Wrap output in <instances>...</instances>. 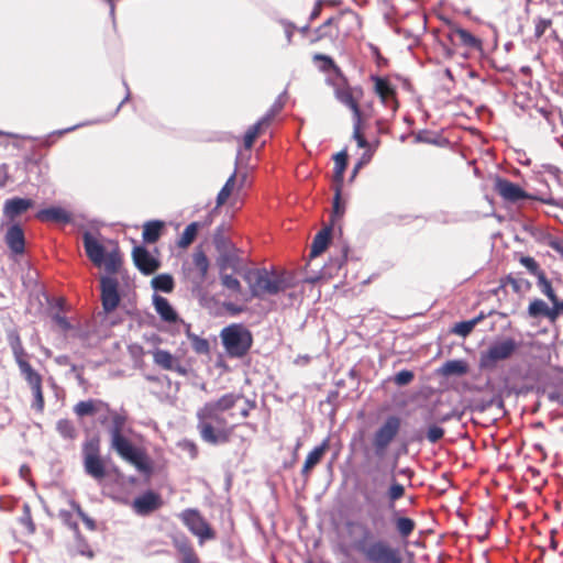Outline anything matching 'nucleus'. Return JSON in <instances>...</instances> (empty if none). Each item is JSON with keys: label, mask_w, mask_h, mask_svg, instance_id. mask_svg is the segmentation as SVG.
Segmentation results:
<instances>
[{"label": "nucleus", "mask_w": 563, "mask_h": 563, "mask_svg": "<svg viewBox=\"0 0 563 563\" xmlns=\"http://www.w3.org/2000/svg\"><path fill=\"white\" fill-rule=\"evenodd\" d=\"M550 301L552 302V307H550V321L554 322L560 314H563V300H560L556 296Z\"/></svg>", "instance_id": "052dcab7"}, {"label": "nucleus", "mask_w": 563, "mask_h": 563, "mask_svg": "<svg viewBox=\"0 0 563 563\" xmlns=\"http://www.w3.org/2000/svg\"><path fill=\"white\" fill-rule=\"evenodd\" d=\"M549 247H551L554 252H556L560 257L563 260V240L559 238H551L548 241Z\"/></svg>", "instance_id": "0e129e2a"}, {"label": "nucleus", "mask_w": 563, "mask_h": 563, "mask_svg": "<svg viewBox=\"0 0 563 563\" xmlns=\"http://www.w3.org/2000/svg\"><path fill=\"white\" fill-rule=\"evenodd\" d=\"M401 428V419L398 416H388L383 424L374 432L372 449L375 456L382 459L386 455L389 445L398 435Z\"/></svg>", "instance_id": "6e6552de"}, {"label": "nucleus", "mask_w": 563, "mask_h": 563, "mask_svg": "<svg viewBox=\"0 0 563 563\" xmlns=\"http://www.w3.org/2000/svg\"><path fill=\"white\" fill-rule=\"evenodd\" d=\"M238 264H239L238 256L232 255V254H227L220 258L219 267H220L221 273H223L225 269H229V268L235 271L238 267Z\"/></svg>", "instance_id": "5fc2aeb1"}, {"label": "nucleus", "mask_w": 563, "mask_h": 563, "mask_svg": "<svg viewBox=\"0 0 563 563\" xmlns=\"http://www.w3.org/2000/svg\"><path fill=\"white\" fill-rule=\"evenodd\" d=\"M198 230H199L198 222H191L190 224H188L185 228L179 240L177 241V246L180 249H187L195 241Z\"/></svg>", "instance_id": "ea45409f"}, {"label": "nucleus", "mask_w": 563, "mask_h": 563, "mask_svg": "<svg viewBox=\"0 0 563 563\" xmlns=\"http://www.w3.org/2000/svg\"><path fill=\"white\" fill-rule=\"evenodd\" d=\"M354 23L355 16L352 13H338L312 31L309 35V43L336 46L351 34V26Z\"/></svg>", "instance_id": "39448f33"}, {"label": "nucleus", "mask_w": 563, "mask_h": 563, "mask_svg": "<svg viewBox=\"0 0 563 563\" xmlns=\"http://www.w3.org/2000/svg\"><path fill=\"white\" fill-rule=\"evenodd\" d=\"M163 500L159 494L147 490L133 500L132 507L137 515L147 516L159 509Z\"/></svg>", "instance_id": "4be33fe9"}, {"label": "nucleus", "mask_w": 563, "mask_h": 563, "mask_svg": "<svg viewBox=\"0 0 563 563\" xmlns=\"http://www.w3.org/2000/svg\"><path fill=\"white\" fill-rule=\"evenodd\" d=\"M511 286V289L516 294H525L531 288V283L525 278H515L512 276H507L500 280L499 288H505L506 286Z\"/></svg>", "instance_id": "c9c22d12"}, {"label": "nucleus", "mask_w": 563, "mask_h": 563, "mask_svg": "<svg viewBox=\"0 0 563 563\" xmlns=\"http://www.w3.org/2000/svg\"><path fill=\"white\" fill-rule=\"evenodd\" d=\"M374 153H375V152H373V147L367 148V150H365V151H364V153L362 154V156H361V158H360L358 163H357V164L355 165V167H354L353 176H355V174L357 173V170H358L362 166H364V165L368 164V163L372 161Z\"/></svg>", "instance_id": "e2e57ef3"}, {"label": "nucleus", "mask_w": 563, "mask_h": 563, "mask_svg": "<svg viewBox=\"0 0 563 563\" xmlns=\"http://www.w3.org/2000/svg\"><path fill=\"white\" fill-rule=\"evenodd\" d=\"M179 518L188 528V530L199 539L200 544H202L205 541L216 539V531L203 518L199 510L192 508L185 509L179 515Z\"/></svg>", "instance_id": "f8f14e48"}, {"label": "nucleus", "mask_w": 563, "mask_h": 563, "mask_svg": "<svg viewBox=\"0 0 563 563\" xmlns=\"http://www.w3.org/2000/svg\"><path fill=\"white\" fill-rule=\"evenodd\" d=\"M353 139L356 141L358 147L364 150L371 148L369 142L364 135V117L353 120Z\"/></svg>", "instance_id": "a19ab883"}, {"label": "nucleus", "mask_w": 563, "mask_h": 563, "mask_svg": "<svg viewBox=\"0 0 563 563\" xmlns=\"http://www.w3.org/2000/svg\"><path fill=\"white\" fill-rule=\"evenodd\" d=\"M528 313L531 318H547L550 320V307L541 299H533L528 307Z\"/></svg>", "instance_id": "58836bf2"}, {"label": "nucleus", "mask_w": 563, "mask_h": 563, "mask_svg": "<svg viewBox=\"0 0 563 563\" xmlns=\"http://www.w3.org/2000/svg\"><path fill=\"white\" fill-rule=\"evenodd\" d=\"M280 110V104H274L263 118L249 128L243 140V144L246 150H251L256 139L268 130Z\"/></svg>", "instance_id": "dca6fc26"}, {"label": "nucleus", "mask_w": 563, "mask_h": 563, "mask_svg": "<svg viewBox=\"0 0 563 563\" xmlns=\"http://www.w3.org/2000/svg\"><path fill=\"white\" fill-rule=\"evenodd\" d=\"M470 366L464 360H450L446 361L440 368V374L443 376H463L467 374Z\"/></svg>", "instance_id": "2f4dec72"}, {"label": "nucleus", "mask_w": 563, "mask_h": 563, "mask_svg": "<svg viewBox=\"0 0 563 563\" xmlns=\"http://www.w3.org/2000/svg\"><path fill=\"white\" fill-rule=\"evenodd\" d=\"M209 260L201 249H197L191 256V264L185 267L186 278L195 287H200L207 279L209 271Z\"/></svg>", "instance_id": "2eb2a0df"}, {"label": "nucleus", "mask_w": 563, "mask_h": 563, "mask_svg": "<svg viewBox=\"0 0 563 563\" xmlns=\"http://www.w3.org/2000/svg\"><path fill=\"white\" fill-rule=\"evenodd\" d=\"M324 2H325L324 0H318L314 3V7H313V9H312V11L310 13V21H313V20L318 19L321 15Z\"/></svg>", "instance_id": "774afa93"}, {"label": "nucleus", "mask_w": 563, "mask_h": 563, "mask_svg": "<svg viewBox=\"0 0 563 563\" xmlns=\"http://www.w3.org/2000/svg\"><path fill=\"white\" fill-rule=\"evenodd\" d=\"M240 398V395L225 394L198 409L197 429L205 442L218 445L231 441L235 426L229 423L224 412L232 409Z\"/></svg>", "instance_id": "f03ea898"}, {"label": "nucleus", "mask_w": 563, "mask_h": 563, "mask_svg": "<svg viewBox=\"0 0 563 563\" xmlns=\"http://www.w3.org/2000/svg\"><path fill=\"white\" fill-rule=\"evenodd\" d=\"M240 187H238V172L235 170L225 181L224 186L218 192L216 199V207H222L232 198L233 203L240 196Z\"/></svg>", "instance_id": "cd10ccee"}, {"label": "nucleus", "mask_w": 563, "mask_h": 563, "mask_svg": "<svg viewBox=\"0 0 563 563\" xmlns=\"http://www.w3.org/2000/svg\"><path fill=\"white\" fill-rule=\"evenodd\" d=\"M329 446V439H324L321 444L308 453L301 468V475L305 481H309L312 470L322 461Z\"/></svg>", "instance_id": "393cba45"}, {"label": "nucleus", "mask_w": 563, "mask_h": 563, "mask_svg": "<svg viewBox=\"0 0 563 563\" xmlns=\"http://www.w3.org/2000/svg\"><path fill=\"white\" fill-rule=\"evenodd\" d=\"M346 166H347V154L345 152L336 153L334 156V175H333L335 185L342 186Z\"/></svg>", "instance_id": "4c0bfd02"}, {"label": "nucleus", "mask_w": 563, "mask_h": 563, "mask_svg": "<svg viewBox=\"0 0 563 563\" xmlns=\"http://www.w3.org/2000/svg\"><path fill=\"white\" fill-rule=\"evenodd\" d=\"M415 378V374L411 371L402 369L398 372L394 377V383L398 386H405L410 384Z\"/></svg>", "instance_id": "bf43d9fd"}, {"label": "nucleus", "mask_w": 563, "mask_h": 563, "mask_svg": "<svg viewBox=\"0 0 563 563\" xmlns=\"http://www.w3.org/2000/svg\"><path fill=\"white\" fill-rule=\"evenodd\" d=\"M313 60L314 62H322V66H321V69L322 70H330V69H338L334 60L328 56V55H323V54H316L313 56Z\"/></svg>", "instance_id": "680f3d73"}, {"label": "nucleus", "mask_w": 563, "mask_h": 563, "mask_svg": "<svg viewBox=\"0 0 563 563\" xmlns=\"http://www.w3.org/2000/svg\"><path fill=\"white\" fill-rule=\"evenodd\" d=\"M53 320L62 330L67 331L70 329V323L66 317L57 313L54 316Z\"/></svg>", "instance_id": "338daca9"}, {"label": "nucleus", "mask_w": 563, "mask_h": 563, "mask_svg": "<svg viewBox=\"0 0 563 563\" xmlns=\"http://www.w3.org/2000/svg\"><path fill=\"white\" fill-rule=\"evenodd\" d=\"M82 243L88 258L93 265L101 267L106 255L104 246L88 231L82 234Z\"/></svg>", "instance_id": "b1692460"}, {"label": "nucleus", "mask_w": 563, "mask_h": 563, "mask_svg": "<svg viewBox=\"0 0 563 563\" xmlns=\"http://www.w3.org/2000/svg\"><path fill=\"white\" fill-rule=\"evenodd\" d=\"M19 522L25 529L26 534H33L36 530L35 523L32 518L31 507L27 503L22 506V515L19 517Z\"/></svg>", "instance_id": "c03bdc74"}, {"label": "nucleus", "mask_w": 563, "mask_h": 563, "mask_svg": "<svg viewBox=\"0 0 563 563\" xmlns=\"http://www.w3.org/2000/svg\"><path fill=\"white\" fill-rule=\"evenodd\" d=\"M84 468L93 479L101 482L107 476L104 461L100 455V439L92 437L82 444Z\"/></svg>", "instance_id": "1a4fd4ad"}, {"label": "nucleus", "mask_w": 563, "mask_h": 563, "mask_svg": "<svg viewBox=\"0 0 563 563\" xmlns=\"http://www.w3.org/2000/svg\"><path fill=\"white\" fill-rule=\"evenodd\" d=\"M395 527L402 538H408L413 532L416 522L408 517H398L395 519Z\"/></svg>", "instance_id": "37998d69"}, {"label": "nucleus", "mask_w": 563, "mask_h": 563, "mask_svg": "<svg viewBox=\"0 0 563 563\" xmlns=\"http://www.w3.org/2000/svg\"><path fill=\"white\" fill-rule=\"evenodd\" d=\"M76 126H73V128H68V129H64V130H58V131H54L45 141V145H51L53 144L54 142H56V140H58L59 137H62L65 133L67 132H70L75 129Z\"/></svg>", "instance_id": "69168bd1"}, {"label": "nucleus", "mask_w": 563, "mask_h": 563, "mask_svg": "<svg viewBox=\"0 0 563 563\" xmlns=\"http://www.w3.org/2000/svg\"><path fill=\"white\" fill-rule=\"evenodd\" d=\"M33 206L34 201L32 199L13 197L4 201L3 214L10 221H14L18 217L26 212Z\"/></svg>", "instance_id": "a878e982"}, {"label": "nucleus", "mask_w": 563, "mask_h": 563, "mask_svg": "<svg viewBox=\"0 0 563 563\" xmlns=\"http://www.w3.org/2000/svg\"><path fill=\"white\" fill-rule=\"evenodd\" d=\"M189 338L191 340L192 349L198 354H207L209 353L210 345L208 340L199 338L195 334H189Z\"/></svg>", "instance_id": "603ef678"}, {"label": "nucleus", "mask_w": 563, "mask_h": 563, "mask_svg": "<svg viewBox=\"0 0 563 563\" xmlns=\"http://www.w3.org/2000/svg\"><path fill=\"white\" fill-rule=\"evenodd\" d=\"M341 192H342V186L335 185L333 206H332V214H331V219H330V222H331L330 225H332V227L335 224V222L338 220H340L343 217V214L345 212V207L341 199Z\"/></svg>", "instance_id": "e433bc0d"}, {"label": "nucleus", "mask_w": 563, "mask_h": 563, "mask_svg": "<svg viewBox=\"0 0 563 563\" xmlns=\"http://www.w3.org/2000/svg\"><path fill=\"white\" fill-rule=\"evenodd\" d=\"M153 361L165 371L176 372L181 376L187 374V369L181 365L180 360L166 350L156 349L153 351Z\"/></svg>", "instance_id": "5701e85b"}, {"label": "nucleus", "mask_w": 563, "mask_h": 563, "mask_svg": "<svg viewBox=\"0 0 563 563\" xmlns=\"http://www.w3.org/2000/svg\"><path fill=\"white\" fill-rule=\"evenodd\" d=\"M252 297L266 299L294 286L292 275L287 271L251 268L243 274Z\"/></svg>", "instance_id": "7ed1b4c3"}, {"label": "nucleus", "mask_w": 563, "mask_h": 563, "mask_svg": "<svg viewBox=\"0 0 563 563\" xmlns=\"http://www.w3.org/2000/svg\"><path fill=\"white\" fill-rule=\"evenodd\" d=\"M518 347L519 343L512 338L493 342L487 350L481 352L479 368L494 369L499 362L510 358Z\"/></svg>", "instance_id": "0eeeda50"}, {"label": "nucleus", "mask_w": 563, "mask_h": 563, "mask_svg": "<svg viewBox=\"0 0 563 563\" xmlns=\"http://www.w3.org/2000/svg\"><path fill=\"white\" fill-rule=\"evenodd\" d=\"M56 429L59 432V434L65 439H74L77 434L76 428L74 427L73 422L68 419H60L56 424Z\"/></svg>", "instance_id": "3c124183"}, {"label": "nucleus", "mask_w": 563, "mask_h": 563, "mask_svg": "<svg viewBox=\"0 0 563 563\" xmlns=\"http://www.w3.org/2000/svg\"><path fill=\"white\" fill-rule=\"evenodd\" d=\"M100 286L102 308L107 313L112 312L120 303L118 280L113 277L103 276L100 278Z\"/></svg>", "instance_id": "a211bd4d"}, {"label": "nucleus", "mask_w": 563, "mask_h": 563, "mask_svg": "<svg viewBox=\"0 0 563 563\" xmlns=\"http://www.w3.org/2000/svg\"><path fill=\"white\" fill-rule=\"evenodd\" d=\"M35 218L41 222L69 223L71 221V214L60 207L42 209Z\"/></svg>", "instance_id": "c85d7f7f"}, {"label": "nucleus", "mask_w": 563, "mask_h": 563, "mask_svg": "<svg viewBox=\"0 0 563 563\" xmlns=\"http://www.w3.org/2000/svg\"><path fill=\"white\" fill-rule=\"evenodd\" d=\"M122 260L118 251H112L104 255L103 266L108 273L114 274L119 271Z\"/></svg>", "instance_id": "a18cd8bd"}, {"label": "nucleus", "mask_w": 563, "mask_h": 563, "mask_svg": "<svg viewBox=\"0 0 563 563\" xmlns=\"http://www.w3.org/2000/svg\"><path fill=\"white\" fill-rule=\"evenodd\" d=\"M181 554L183 563H199V558L189 542H183L177 547Z\"/></svg>", "instance_id": "49530a36"}, {"label": "nucleus", "mask_w": 563, "mask_h": 563, "mask_svg": "<svg viewBox=\"0 0 563 563\" xmlns=\"http://www.w3.org/2000/svg\"><path fill=\"white\" fill-rule=\"evenodd\" d=\"M369 79L374 85L373 91L379 98L382 104L390 109L393 112H396L399 107L397 90L390 82L389 78L371 75Z\"/></svg>", "instance_id": "4468645a"}, {"label": "nucleus", "mask_w": 563, "mask_h": 563, "mask_svg": "<svg viewBox=\"0 0 563 563\" xmlns=\"http://www.w3.org/2000/svg\"><path fill=\"white\" fill-rule=\"evenodd\" d=\"M537 285L540 289V291L545 295L549 300L554 299L556 297V294L552 287L551 282L548 279L545 273H540L537 278Z\"/></svg>", "instance_id": "8fccbe9b"}, {"label": "nucleus", "mask_w": 563, "mask_h": 563, "mask_svg": "<svg viewBox=\"0 0 563 563\" xmlns=\"http://www.w3.org/2000/svg\"><path fill=\"white\" fill-rule=\"evenodd\" d=\"M520 263L537 278L540 273H544L540 269L538 262L531 256H521Z\"/></svg>", "instance_id": "4d7b16f0"}, {"label": "nucleus", "mask_w": 563, "mask_h": 563, "mask_svg": "<svg viewBox=\"0 0 563 563\" xmlns=\"http://www.w3.org/2000/svg\"><path fill=\"white\" fill-rule=\"evenodd\" d=\"M363 95L364 91L362 87H351L344 77L334 84L335 98L352 111L353 120L364 117L360 108V101Z\"/></svg>", "instance_id": "ddd939ff"}, {"label": "nucleus", "mask_w": 563, "mask_h": 563, "mask_svg": "<svg viewBox=\"0 0 563 563\" xmlns=\"http://www.w3.org/2000/svg\"><path fill=\"white\" fill-rule=\"evenodd\" d=\"M386 496L388 498L389 506L394 507L395 501L399 500L405 496L404 485L394 479L390 486L388 487Z\"/></svg>", "instance_id": "09e8293b"}, {"label": "nucleus", "mask_w": 563, "mask_h": 563, "mask_svg": "<svg viewBox=\"0 0 563 563\" xmlns=\"http://www.w3.org/2000/svg\"><path fill=\"white\" fill-rule=\"evenodd\" d=\"M221 284L234 292H241L242 286L238 278L232 275L221 273Z\"/></svg>", "instance_id": "864d4df0"}, {"label": "nucleus", "mask_w": 563, "mask_h": 563, "mask_svg": "<svg viewBox=\"0 0 563 563\" xmlns=\"http://www.w3.org/2000/svg\"><path fill=\"white\" fill-rule=\"evenodd\" d=\"M7 340L11 347L15 363L19 366L20 373L33 368L29 362V354L23 346L19 332L16 330H10L7 333Z\"/></svg>", "instance_id": "aec40b11"}, {"label": "nucleus", "mask_w": 563, "mask_h": 563, "mask_svg": "<svg viewBox=\"0 0 563 563\" xmlns=\"http://www.w3.org/2000/svg\"><path fill=\"white\" fill-rule=\"evenodd\" d=\"M331 232L332 225H327L316 234L310 250L311 257H317L327 250L331 240Z\"/></svg>", "instance_id": "c756f323"}, {"label": "nucleus", "mask_w": 563, "mask_h": 563, "mask_svg": "<svg viewBox=\"0 0 563 563\" xmlns=\"http://www.w3.org/2000/svg\"><path fill=\"white\" fill-rule=\"evenodd\" d=\"M21 375L23 376L24 380L27 383L32 395H33V402L32 408L37 413H43L45 408V399H44V393H43V377L42 375L34 368H30L25 372H22Z\"/></svg>", "instance_id": "f3484780"}, {"label": "nucleus", "mask_w": 563, "mask_h": 563, "mask_svg": "<svg viewBox=\"0 0 563 563\" xmlns=\"http://www.w3.org/2000/svg\"><path fill=\"white\" fill-rule=\"evenodd\" d=\"M353 548L365 563H402V555L398 548L384 539L373 538L368 530L353 543Z\"/></svg>", "instance_id": "20e7f679"}, {"label": "nucleus", "mask_w": 563, "mask_h": 563, "mask_svg": "<svg viewBox=\"0 0 563 563\" xmlns=\"http://www.w3.org/2000/svg\"><path fill=\"white\" fill-rule=\"evenodd\" d=\"M69 527L76 533L75 544L70 549L71 555H82L91 559L93 556V552L90 549L89 544L86 542V540L80 536L77 522L69 523Z\"/></svg>", "instance_id": "72a5a7b5"}, {"label": "nucleus", "mask_w": 563, "mask_h": 563, "mask_svg": "<svg viewBox=\"0 0 563 563\" xmlns=\"http://www.w3.org/2000/svg\"><path fill=\"white\" fill-rule=\"evenodd\" d=\"M448 38L453 45L464 46L470 49H482V41L474 36L471 32L452 24L449 29Z\"/></svg>", "instance_id": "412c9836"}, {"label": "nucleus", "mask_w": 563, "mask_h": 563, "mask_svg": "<svg viewBox=\"0 0 563 563\" xmlns=\"http://www.w3.org/2000/svg\"><path fill=\"white\" fill-rule=\"evenodd\" d=\"M181 554L183 563H199V558L189 542H183L177 547Z\"/></svg>", "instance_id": "de8ad7c7"}, {"label": "nucleus", "mask_w": 563, "mask_h": 563, "mask_svg": "<svg viewBox=\"0 0 563 563\" xmlns=\"http://www.w3.org/2000/svg\"><path fill=\"white\" fill-rule=\"evenodd\" d=\"M552 26V20L551 19H537L534 21V37L536 40H539L543 36L545 31Z\"/></svg>", "instance_id": "6e6d98bb"}, {"label": "nucleus", "mask_w": 563, "mask_h": 563, "mask_svg": "<svg viewBox=\"0 0 563 563\" xmlns=\"http://www.w3.org/2000/svg\"><path fill=\"white\" fill-rule=\"evenodd\" d=\"M385 476L378 472H368L367 476L355 485L356 492L367 506L375 507L385 496Z\"/></svg>", "instance_id": "9d476101"}, {"label": "nucleus", "mask_w": 563, "mask_h": 563, "mask_svg": "<svg viewBox=\"0 0 563 563\" xmlns=\"http://www.w3.org/2000/svg\"><path fill=\"white\" fill-rule=\"evenodd\" d=\"M485 319V314L481 312L478 316L471 320L461 321L454 324L451 332L460 335L462 338H466L471 332L474 330V328Z\"/></svg>", "instance_id": "f704fd0d"}, {"label": "nucleus", "mask_w": 563, "mask_h": 563, "mask_svg": "<svg viewBox=\"0 0 563 563\" xmlns=\"http://www.w3.org/2000/svg\"><path fill=\"white\" fill-rule=\"evenodd\" d=\"M4 242L12 253L20 255L25 250V236L19 223L11 224L4 235Z\"/></svg>", "instance_id": "bb28decb"}, {"label": "nucleus", "mask_w": 563, "mask_h": 563, "mask_svg": "<svg viewBox=\"0 0 563 563\" xmlns=\"http://www.w3.org/2000/svg\"><path fill=\"white\" fill-rule=\"evenodd\" d=\"M154 306L156 312L159 314V317L166 321V322H176L178 319V316L169 301L158 295H155L153 298Z\"/></svg>", "instance_id": "7c9ffc66"}, {"label": "nucleus", "mask_w": 563, "mask_h": 563, "mask_svg": "<svg viewBox=\"0 0 563 563\" xmlns=\"http://www.w3.org/2000/svg\"><path fill=\"white\" fill-rule=\"evenodd\" d=\"M221 340L230 357H243L253 344V336L243 324L234 323L221 331Z\"/></svg>", "instance_id": "423d86ee"}, {"label": "nucleus", "mask_w": 563, "mask_h": 563, "mask_svg": "<svg viewBox=\"0 0 563 563\" xmlns=\"http://www.w3.org/2000/svg\"><path fill=\"white\" fill-rule=\"evenodd\" d=\"M132 258L136 268L144 275L154 274L161 267V262L141 245L133 247Z\"/></svg>", "instance_id": "6ab92c4d"}, {"label": "nucleus", "mask_w": 563, "mask_h": 563, "mask_svg": "<svg viewBox=\"0 0 563 563\" xmlns=\"http://www.w3.org/2000/svg\"><path fill=\"white\" fill-rule=\"evenodd\" d=\"M164 222L161 220H151L144 223L142 238L145 243H156L163 232Z\"/></svg>", "instance_id": "473e14b6"}, {"label": "nucleus", "mask_w": 563, "mask_h": 563, "mask_svg": "<svg viewBox=\"0 0 563 563\" xmlns=\"http://www.w3.org/2000/svg\"><path fill=\"white\" fill-rule=\"evenodd\" d=\"M444 429L437 424H432L427 430V439L430 443H437L444 437Z\"/></svg>", "instance_id": "13d9d810"}, {"label": "nucleus", "mask_w": 563, "mask_h": 563, "mask_svg": "<svg viewBox=\"0 0 563 563\" xmlns=\"http://www.w3.org/2000/svg\"><path fill=\"white\" fill-rule=\"evenodd\" d=\"M494 190L503 200L516 203L523 199L539 200L545 205L555 206L556 202L553 198H539L525 191L519 185L497 176L494 180Z\"/></svg>", "instance_id": "9b49d317"}, {"label": "nucleus", "mask_w": 563, "mask_h": 563, "mask_svg": "<svg viewBox=\"0 0 563 563\" xmlns=\"http://www.w3.org/2000/svg\"><path fill=\"white\" fill-rule=\"evenodd\" d=\"M151 284L155 290L164 292H172L175 286L173 276L169 274H159L155 276Z\"/></svg>", "instance_id": "79ce46f5"}, {"label": "nucleus", "mask_w": 563, "mask_h": 563, "mask_svg": "<svg viewBox=\"0 0 563 563\" xmlns=\"http://www.w3.org/2000/svg\"><path fill=\"white\" fill-rule=\"evenodd\" d=\"M101 409H104L111 419V423L108 429L110 449L121 460L132 465L139 473L151 475L153 472V464L146 449L133 443V441L123 432L128 422V413L125 411L112 410L107 402L100 399L82 400L74 406V412L79 418L93 416Z\"/></svg>", "instance_id": "f257e3e1"}]
</instances>
